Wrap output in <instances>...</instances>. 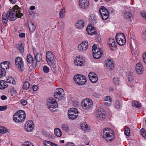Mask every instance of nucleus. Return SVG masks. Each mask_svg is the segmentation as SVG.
Returning a JSON list of instances; mask_svg holds the SVG:
<instances>
[{
  "instance_id": "1",
  "label": "nucleus",
  "mask_w": 146,
  "mask_h": 146,
  "mask_svg": "<svg viewBox=\"0 0 146 146\" xmlns=\"http://www.w3.org/2000/svg\"><path fill=\"white\" fill-rule=\"evenodd\" d=\"M21 8L17 5L14 6L13 9H10L6 13L7 18L10 21H14L17 17L21 18L23 15V14L21 13Z\"/></svg>"
},
{
  "instance_id": "2",
  "label": "nucleus",
  "mask_w": 146,
  "mask_h": 146,
  "mask_svg": "<svg viewBox=\"0 0 146 146\" xmlns=\"http://www.w3.org/2000/svg\"><path fill=\"white\" fill-rule=\"evenodd\" d=\"M54 55L51 51H48L46 53V58L47 62L51 68L54 69V72L55 73L57 72L56 69V61L54 58Z\"/></svg>"
},
{
  "instance_id": "3",
  "label": "nucleus",
  "mask_w": 146,
  "mask_h": 146,
  "mask_svg": "<svg viewBox=\"0 0 146 146\" xmlns=\"http://www.w3.org/2000/svg\"><path fill=\"white\" fill-rule=\"evenodd\" d=\"M26 116L25 111L22 110L17 111L13 115V119L14 121L21 122L24 121Z\"/></svg>"
},
{
  "instance_id": "4",
  "label": "nucleus",
  "mask_w": 146,
  "mask_h": 146,
  "mask_svg": "<svg viewBox=\"0 0 146 146\" xmlns=\"http://www.w3.org/2000/svg\"><path fill=\"white\" fill-rule=\"evenodd\" d=\"M103 137L107 141H111L114 137L112 130L108 128H105L103 131Z\"/></svg>"
},
{
  "instance_id": "5",
  "label": "nucleus",
  "mask_w": 146,
  "mask_h": 146,
  "mask_svg": "<svg viewBox=\"0 0 146 146\" xmlns=\"http://www.w3.org/2000/svg\"><path fill=\"white\" fill-rule=\"evenodd\" d=\"M74 80L75 83L80 85H84L86 82V77L81 74L75 75L74 77Z\"/></svg>"
},
{
  "instance_id": "6",
  "label": "nucleus",
  "mask_w": 146,
  "mask_h": 146,
  "mask_svg": "<svg viewBox=\"0 0 146 146\" xmlns=\"http://www.w3.org/2000/svg\"><path fill=\"white\" fill-rule=\"evenodd\" d=\"M81 106L84 109L90 110L92 106L93 102L92 100L89 99H84L82 101Z\"/></svg>"
},
{
  "instance_id": "7",
  "label": "nucleus",
  "mask_w": 146,
  "mask_h": 146,
  "mask_svg": "<svg viewBox=\"0 0 146 146\" xmlns=\"http://www.w3.org/2000/svg\"><path fill=\"white\" fill-rule=\"evenodd\" d=\"M115 39L117 44L121 46L123 45L126 42L125 36L123 33H117L115 36Z\"/></svg>"
},
{
  "instance_id": "8",
  "label": "nucleus",
  "mask_w": 146,
  "mask_h": 146,
  "mask_svg": "<svg viewBox=\"0 0 146 146\" xmlns=\"http://www.w3.org/2000/svg\"><path fill=\"white\" fill-rule=\"evenodd\" d=\"M48 108L51 110L54 111V109L58 107V105L56 100L52 98H50L47 100Z\"/></svg>"
},
{
  "instance_id": "9",
  "label": "nucleus",
  "mask_w": 146,
  "mask_h": 146,
  "mask_svg": "<svg viewBox=\"0 0 146 146\" xmlns=\"http://www.w3.org/2000/svg\"><path fill=\"white\" fill-rule=\"evenodd\" d=\"M99 11L103 20H106L109 18V15L108 11L104 6H101Z\"/></svg>"
},
{
  "instance_id": "10",
  "label": "nucleus",
  "mask_w": 146,
  "mask_h": 146,
  "mask_svg": "<svg viewBox=\"0 0 146 146\" xmlns=\"http://www.w3.org/2000/svg\"><path fill=\"white\" fill-rule=\"evenodd\" d=\"M78 111L76 108H71L68 111V117L70 119L72 120L76 118L78 116Z\"/></svg>"
},
{
  "instance_id": "11",
  "label": "nucleus",
  "mask_w": 146,
  "mask_h": 146,
  "mask_svg": "<svg viewBox=\"0 0 146 146\" xmlns=\"http://www.w3.org/2000/svg\"><path fill=\"white\" fill-rule=\"evenodd\" d=\"M56 90L54 93L55 98L59 100L62 99L64 95V90L60 88H57Z\"/></svg>"
},
{
  "instance_id": "12",
  "label": "nucleus",
  "mask_w": 146,
  "mask_h": 146,
  "mask_svg": "<svg viewBox=\"0 0 146 146\" xmlns=\"http://www.w3.org/2000/svg\"><path fill=\"white\" fill-rule=\"evenodd\" d=\"M15 63L16 66L21 71L23 69L24 67L22 57H16L15 59Z\"/></svg>"
},
{
  "instance_id": "13",
  "label": "nucleus",
  "mask_w": 146,
  "mask_h": 146,
  "mask_svg": "<svg viewBox=\"0 0 146 146\" xmlns=\"http://www.w3.org/2000/svg\"><path fill=\"white\" fill-rule=\"evenodd\" d=\"M34 126L32 121H27L25 124L24 128L26 131L31 132L33 129Z\"/></svg>"
},
{
  "instance_id": "14",
  "label": "nucleus",
  "mask_w": 146,
  "mask_h": 146,
  "mask_svg": "<svg viewBox=\"0 0 146 146\" xmlns=\"http://www.w3.org/2000/svg\"><path fill=\"white\" fill-rule=\"evenodd\" d=\"M88 77L92 83H96L98 80L97 75L92 72L89 73Z\"/></svg>"
},
{
  "instance_id": "15",
  "label": "nucleus",
  "mask_w": 146,
  "mask_h": 146,
  "mask_svg": "<svg viewBox=\"0 0 146 146\" xmlns=\"http://www.w3.org/2000/svg\"><path fill=\"white\" fill-rule=\"evenodd\" d=\"M88 43L86 41L82 42L78 46V50L81 51L86 50L88 48Z\"/></svg>"
},
{
  "instance_id": "16",
  "label": "nucleus",
  "mask_w": 146,
  "mask_h": 146,
  "mask_svg": "<svg viewBox=\"0 0 146 146\" xmlns=\"http://www.w3.org/2000/svg\"><path fill=\"white\" fill-rule=\"evenodd\" d=\"M105 116V112L103 109L100 108L97 110V117L98 119H102L103 118H104Z\"/></svg>"
},
{
  "instance_id": "17",
  "label": "nucleus",
  "mask_w": 146,
  "mask_h": 146,
  "mask_svg": "<svg viewBox=\"0 0 146 146\" xmlns=\"http://www.w3.org/2000/svg\"><path fill=\"white\" fill-rule=\"evenodd\" d=\"M86 31L88 32V34L91 35L97 34V32L94 28L90 25H88L87 27Z\"/></svg>"
},
{
  "instance_id": "18",
  "label": "nucleus",
  "mask_w": 146,
  "mask_h": 146,
  "mask_svg": "<svg viewBox=\"0 0 146 146\" xmlns=\"http://www.w3.org/2000/svg\"><path fill=\"white\" fill-rule=\"evenodd\" d=\"M79 3L80 7L82 9L86 8L89 5L88 0H80Z\"/></svg>"
},
{
  "instance_id": "19",
  "label": "nucleus",
  "mask_w": 146,
  "mask_h": 146,
  "mask_svg": "<svg viewBox=\"0 0 146 146\" xmlns=\"http://www.w3.org/2000/svg\"><path fill=\"white\" fill-rule=\"evenodd\" d=\"M84 61L85 60L84 59H83V58H80L79 57L75 60L74 63L76 66H82L84 65Z\"/></svg>"
},
{
  "instance_id": "20",
  "label": "nucleus",
  "mask_w": 146,
  "mask_h": 146,
  "mask_svg": "<svg viewBox=\"0 0 146 146\" xmlns=\"http://www.w3.org/2000/svg\"><path fill=\"white\" fill-rule=\"evenodd\" d=\"M105 66L108 69L112 70L114 67V64L111 60L108 59L106 61Z\"/></svg>"
},
{
  "instance_id": "21",
  "label": "nucleus",
  "mask_w": 146,
  "mask_h": 146,
  "mask_svg": "<svg viewBox=\"0 0 146 146\" xmlns=\"http://www.w3.org/2000/svg\"><path fill=\"white\" fill-rule=\"evenodd\" d=\"M95 50L96 51H93V57L95 59H99L102 56V52L99 50Z\"/></svg>"
},
{
  "instance_id": "22",
  "label": "nucleus",
  "mask_w": 146,
  "mask_h": 146,
  "mask_svg": "<svg viewBox=\"0 0 146 146\" xmlns=\"http://www.w3.org/2000/svg\"><path fill=\"white\" fill-rule=\"evenodd\" d=\"M135 69L136 72L139 74H141L143 73V69L140 63H137L136 65Z\"/></svg>"
},
{
  "instance_id": "23",
  "label": "nucleus",
  "mask_w": 146,
  "mask_h": 146,
  "mask_svg": "<svg viewBox=\"0 0 146 146\" xmlns=\"http://www.w3.org/2000/svg\"><path fill=\"white\" fill-rule=\"evenodd\" d=\"M10 62L9 61H4L1 63L0 66L1 68L5 70L9 68Z\"/></svg>"
},
{
  "instance_id": "24",
  "label": "nucleus",
  "mask_w": 146,
  "mask_h": 146,
  "mask_svg": "<svg viewBox=\"0 0 146 146\" xmlns=\"http://www.w3.org/2000/svg\"><path fill=\"white\" fill-rule=\"evenodd\" d=\"M27 60L29 64L33 63V64L36 66L37 63L35 62L34 59H33V57L31 54H29L27 57Z\"/></svg>"
},
{
  "instance_id": "25",
  "label": "nucleus",
  "mask_w": 146,
  "mask_h": 146,
  "mask_svg": "<svg viewBox=\"0 0 146 146\" xmlns=\"http://www.w3.org/2000/svg\"><path fill=\"white\" fill-rule=\"evenodd\" d=\"M112 101V100L110 96H108L105 97L104 98V104L107 106H109L111 105V102Z\"/></svg>"
},
{
  "instance_id": "26",
  "label": "nucleus",
  "mask_w": 146,
  "mask_h": 146,
  "mask_svg": "<svg viewBox=\"0 0 146 146\" xmlns=\"http://www.w3.org/2000/svg\"><path fill=\"white\" fill-rule=\"evenodd\" d=\"M8 86L7 82L3 80H0V89L1 90L4 89Z\"/></svg>"
},
{
  "instance_id": "27",
  "label": "nucleus",
  "mask_w": 146,
  "mask_h": 146,
  "mask_svg": "<svg viewBox=\"0 0 146 146\" xmlns=\"http://www.w3.org/2000/svg\"><path fill=\"white\" fill-rule=\"evenodd\" d=\"M29 28L30 31L31 32H34L36 29L35 26L31 21L29 22Z\"/></svg>"
},
{
  "instance_id": "28",
  "label": "nucleus",
  "mask_w": 146,
  "mask_h": 146,
  "mask_svg": "<svg viewBox=\"0 0 146 146\" xmlns=\"http://www.w3.org/2000/svg\"><path fill=\"white\" fill-rule=\"evenodd\" d=\"M76 25L77 28H81L84 26V21L83 20H80L76 22Z\"/></svg>"
},
{
  "instance_id": "29",
  "label": "nucleus",
  "mask_w": 146,
  "mask_h": 146,
  "mask_svg": "<svg viewBox=\"0 0 146 146\" xmlns=\"http://www.w3.org/2000/svg\"><path fill=\"white\" fill-rule=\"evenodd\" d=\"M54 133L55 135L58 137H60L62 135L61 131L58 128H56L54 129Z\"/></svg>"
},
{
  "instance_id": "30",
  "label": "nucleus",
  "mask_w": 146,
  "mask_h": 146,
  "mask_svg": "<svg viewBox=\"0 0 146 146\" xmlns=\"http://www.w3.org/2000/svg\"><path fill=\"white\" fill-rule=\"evenodd\" d=\"M128 85L131 87L133 86L135 84L134 80L131 77H128Z\"/></svg>"
},
{
  "instance_id": "31",
  "label": "nucleus",
  "mask_w": 146,
  "mask_h": 146,
  "mask_svg": "<svg viewBox=\"0 0 146 146\" xmlns=\"http://www.w3.org/2000/svg\"><path fill=\"white\" fill-rule=\"evenodd\" d=\"M7 18L6 13H3L2 17V20L3 23L6 24L7 23L8 19Z\"/></svg>"
},
{
  "instance_id": "32",
  "label": "nucleus",
  "mask_w": 146,
  "mask_h": 146,
  "mask_svg": "<svg viewBox=\"0 0 146 146\" xmlns=\"http://www.w3.org/2000/svg\"><path fill=\"white\" fill-rule=\"evenodd\" d=\"M132 14L129 12H126L124 13L123 17L125 19H130L132 17Z\"/></svg>"
},
{
  "instance_id": "33",
  "label": "nucleus",
  "mask_w": 146,
  "mask_h": 146,
  "mask_svg": "<svg viewBox=\"0 0 146 146\" xmlns=\"http://www.w3.org/2000/svg\"><path fill=\"white\" fill-rule=\"evenodd\" d=\"M132 104L133 106L138 108L140 109L141 107V104L137 101H134L132 102Z\"/></svg>"
},
{
  "instance_id": "34",
  "label": "nucleus",
  "mask_w": 146,
  "mask_h": 146,
  "mask_svg": "<svg viewBox=\"0 0 146 146\" xmlns=\"http://www.w3.org/2000/svg\"><path fill=\"white\" fill-rule=\"evenodd\" d=\"M16 46L17 48L19 49L20 52L22 53L24 52V47L22 43L20 44H17L16 45Z\"/></svg>"
},
{
  "instance_id": "35",
  "label": "nucleus",
  "mask_w": 146,
  "mask_h": 146,
  "mask_svg": "<svg viewBox=\"0 0 146 146\" xmlns=\"http://www.w3.org/2000/svg\"><path fill=\"white\" fill-rule=\"evenodd\" d=\"M41 56V54L40 53H38L35 56L36 60L35 62L37 63V62H40L42 59Z\"/></svg>"
},
{
  "instance_id": "36",
  "label": "nucleus",
  "mask_w": 146,
  "mask_h": 146,
  "mask_svg": "<svg viewBox=\"0 0 146 146\" xmlns=\"http://www.w3.org/2000/svg\"><path fill=\"white\" fill-rule=\"evenodd\" d=\"M30 86V83L27 81H25L23 84V88L25 90H28Z\"/></svg>"
},
{
  "instance_id": "37",
  "label": "nucleus",
  "mask_w": 146,
  "mask_h": 146,
  "mask_svg": "<svg viewBox=\"0 0 146 146\" xmlns=\"http://www.w3.org/2000/svg\"><path fill=\"white\" fill-rule=\"evenodd\" d=\"M8 132V129L4 127L0 126V134L5 133Z\"/></svg>"
},
{
  "instance_id": "38",
  "label": "nucleus",
  "mask_w": 146,
  "mask_h": 146,
  "mask_svg": "<svg viewBox=\"0 0 146 146\" xmlns=\"http://www.w3.org/2000/svg\"><path fill=\"white\" fill-rule=\"evenodd\" d=\"M80 126L82 129L86 131L88 128V125L86 123H82L81 124Z\"/></svg>"
},
{
  "instance_id": "39",
  "label": "nucleus",
  "mask_w": 146,
  "mask_h": 146,
  "mask_svg": "<svg viewBox=\"0 0 146 146\" xmlns=\"http://www.w3.org/2000/svg\"><path fill=\"white\" fill-rule=\"evenodd\" d=\"M7 83L8 82L9 83L12 84H15V80L14 78H12V77H11L10 78H7Z\"/></svg>"
},
{
  "instance_id": "40",
  "label": "nucleus",
  "mask_w": 146,
  "mask_h": 146,
  "mask_svg": "<svg viewBox=\"0 0 146 146\" xmlns=\"http://www.w3.org/2000/svg\"><path fill=\"white\" fill-rule=\"evenodd\" d=\"M6 75L5 70L2 69H0V78H2Z\"/></svg>"
},
{
  "instance_id": "41",
  "label": "nucleus",
  "mask_w": 146,
  "mask_h": 146,
  "mask_svg": "<svg viewBox=\"0 0 146 146\" xmlns=\"http://www.w3.org/2000/svg\"><path fill=\"white\" fill-rule=\"evenodd\" d=\"M125 134L127 136H129L130 135V130L129 127H127L124 131Z\"/></svg>"
},
{
  "instance_id": "42",
  "label": "nucleus",
  "mask_w": 146,
  "mask_h": 146,
  "mask_svg": "<svg viewBox=\"0 0 146 146\" xmlns=\"http://www.w3.org/2000/svg\"><path fill=\"white\" fill-rule=\"evenodd\" d=\"M141 134L146 139V131L143 128H142L141 130Z\"/></svg>"
},
{
  "instance_id": "43",
  "label": "nucleus",
  "mask_w": 146,
  "mask_h": 146,
  "mask_svg": "<svg viewBox=\"0 0 146 146\" xmlns=\"http://www.w3.org/2000/svg\"><path fill=\"white\" fill-rule=\"evenodd\" d=\"M44 143L45 146H52V145L54 143L50 141H45L44 142Z\"/></svg>"
},
{
  "instance_id": "44",
  "label": "nucleus",
  "mask_w": 146,
  "mask_h": 146,
  "mask_svg": "<svg viewBox=\"0 0 146 146\" xmlns=\"http://www.w3.org/2000/svg\"><path fill=\"white\" fill-rule=\"evenodd\" d=\"M65 12V9H62L59 13L60 16L61 18H63L64 17V13Z\"/></svg>"
},
{
  "instance_id": "45",
  "label": "nucleus",
  "mask_w": 146,
  "mask_h": 146,
  "mask_svg": "<svg viewBox=\"0 0 146 146\" xmlns=\"http://www.w3.org/2000/svg\"><path fill=\"white\" fill-rule=\"evenodd\" d=\"M23 146H34L30 142L28 141L25 142L23 145Z\"/></svg>"
},
{
  "instance_id": "46",
  "label": "nucleus",
  "mask_w": 146,
  "mask_h": 146,
  "mask_svg": "<svg viewBox=\"0 0 146 146\" xmlns=\"http://www.w3.org/2000/svg\"><path fill=\"white\" fill-rule=\"evenodd\" d=\"M116 44L115 43V41L112 44H110L111 47H110V48H111V50H114L116 48Z\"/></svg>"
},
{
  "instance_id": "47",
  "label": "nucleus",
  "mask_w": 146,
  "mask_h": 146,
  "mask_svg": "<svg viewBox=\"0 0 146 146\" xmlns=\"http://www.w3.org/2000/svg\"><path fill=\"white\" fill-rule=\"evenodd\" d=\"M62 128L64 130L66 131H67L68 129V125L65 124L62 125Z\"/></svg>"
},
{
  "instance_id": "48",
  "label": "nucleus",
  "mask_w": 146,
  "mask_h": 146,
  "mask_svg": "<svg viewBox=\"0 0 146 146\" xmlns=\"http://www.w3.org/2000/svg\"><path fill=\"white\" fill-rule=\"evenodd\" d=\"M114 83L116 85H118L119 84V80L117 77H114L113 79Z\"/></svg>"
},
{
  "instance_id": "49",
  "label": "nucleus",
  "mask_w": 146,
  "mask_h": 146,
  "mask_svg": "<svg viewBox=\"0 0 146 146\" xmlns=\"http://www.w3.org/2000/svg\"><path fill=\"white\" fill-rule=\"evenodd\" d=\"M115 41L114 39L112 38H109V40L108 44L110 47H111L110 44H112V43H113Z\"/></svg>"
},
{
  "instance_id": "50",
  "label": "nucleus",
  "mask_w": 146,
  "mask_h": 146,
  "mask_svg": "<svg viewBox=\"0 0 146 146\" xmlns=\"http://www.w3.org/2000/svg\"><path fill=\"white\" fill-rule=\"evenodd\" d=\"M43 70L45 73H47L49 70V68L46 66H45L43 67Z\"/></svg>"
},
{
  "instance_id": "51",
  "label": "nucleus",
  "mask_w": 146,
  "mask_h": 146,
  "mask_svg": "<svg viewBox=\"0 0 146 146\" xmlns=\"http://www.w3.org/2000/svg\"><path fill=\"white\" fill-rule=\"evenodd\" d=\"M7 108V106H0V111H4Z\"/></svg>"
},
{
  "instance_id": "52",
  "label": "nucleus",
  "mask_w": 146,
  "mask_h": 146,
  "mask_svg": "<svg viewBox=\"0 0 146 146\" xmlns=\"http://www.w3.org/2000/svg\"><path fill=\"white\" fill-rule=\"evenodd\" d=\"M115 107L116 109H119L120 108V103L119 102L117 101L115 104Z\"/></svg>"
},
{
  "instance_id": "53",
  "label": "nucleus",
  "mask_w": 146,
  "mask_h": 146,
  "mask_svg": "<svg viewBox=\"0 0 146 146\" xmlns=\"http://www.w3.org/2000/svg\"><path fill=\"white\" fill-rule=\"evenodd\" d=\"M92 95L95 97L98 98L99 97L100 95L96 92H93L92 93Z\"/></svg>"
},
{
  "instance_id": "54",
  "label": "nucleus",
  "mask_w": 146,
  "mask_h": 146,
  "mask_svg": "<svg viewBox=\"0 0 146 146\" xmlns=\"http://www.w3.org/2000/svg\"><path fill=\"white\" fill-rule=\"evenodd\" d=\"M41 132L42 134L44 135H47V132L46 131L43 129H42L41 130Z\"/></svg>"
},
{
  "instance_id": "55",
  "label": "nucleus",
  "mask_w": 146,
  "mask_h": 146,
  "mask_svg": "<svg viewBox=\"0 0 146 146\" xmlns=\"http://www.w3.org/2000/svg\"><path fill=\"white\" fill-rule=\"evenodd\" d=\"M141 15L142 16L143 18H145V20L146 21V15L145 14V12L144 11H143L141 12Z\"/></svg>"
},
{
  "instance_id": "56",
  "label": "nucleus",
  "mask_w": 146,
  "mask_h": 146,
  "mask_svg": "<svg viewBox=\"0 0 146 146\" xmlns=\"http://www.w3.org/2000/svg\"><path fill=\"white\" fill-rule=\"evenodd\" d=\"M92 52H93V51H96L95 50H99L98 49H97V46L96 45L94 44L93 46L92 47Z\"/></svg>"
},
{
  "instance_id": "57",
  "label": "nucleus",
  "mask_w": 146,
  "mask_h": 146,
  "mask_svg": "<svg viewBox=\"0 0 146 146\" xmlns=\"http://www.w3.org/2000/svg\"><path fill=\"white\" fill-rule=\"evenodd\" d=\"M143 62L146 64V53L143 55Z\"/></svg>"
},
{
  "instance_id": "58",
  "label": "nucleus",
  "mask_w": 146,
  "mask_h": 146,
  "mask_svg": "<svg viewBox=\"0 0 146 146\" xmlns=\"http://www.w3.org/2000/svg\"><path fill=\"white\" fill-rule=\"evenodd\" d=\"M21 103L23 105H25L27 104V102L26 100L23 99L21 100Z\"/></svg>"
},
{
  "instance_id": "59",
  "label": "nucleus",
  "mask_w": 146,
  "mask_h": 146,
  "mask_svg": "<svg viewBox=\"0 0 146 146\" xmlns=\"http://www.w3.org/2000/svg\"><path fill=\"white\" fill-rule=\"evenodd\" d=\"M25 34L24 33H21L19 35V36L20 37H24L25 36Z\"/></svg>"
},
{
  "instance_id": "60",
  "label": "nucleus",
  "mask_w": 146,
  "mask_h": 146,
  "mask_svg": "<svg viewBox=\"0 0 146 146\" xmlns=\"http://www.w3.org/2000/svg\"><path fill=\"white\" fill-rule=\"evenodd\" d=\"M33 90L34 91H36L37 89V86L36 85H34L33 86Z\"/></svg>"
},
{
  "instance_id": "61",
  "label": "nucleus",
  "mask_w": 146,
  "mask_h": 146,
  "mask_svg": "<svg viewBox=\"0 0 146 146\" xmlns=\"http://www.w3.org/2000/svg\"><path fill=\"white\" fill-rule=\"evenodd\" d=\"M66 146H74V145L73 143H69L67 144Z\"/></svg>"
},
{
  "instance_id": "62",
  "label": "nucleus",
  "mask_w": 146,
  "mask_h": 146,
  "mask_svg": "<svg viewBox=\"0 0 146 146\" xmlns=\"http://www.w3.org/2000/svg\"><path fill=\"white\" fill-rule=\"evenodd\" d=\"M143 37L145 39V40H146V31H143Z\"/></svg>"
},
{
  "instance_id": "63",
  "label": "nucleus",
  "mask_w": 146,
  "mask_h": 146,
  "mask_svg": "<svg viewBox=\"0 0 146 146\" xmlns=\"http://www.w3.org/2000/svg\"><path fill=\"white\" fill-rule=\"evenodd\" d=\"M1 98V99L3 100H4L7 99V97L5 95H3L2 96Z\"/></svg>"
},
{
  "instance_id": "64",
  "label": "nucleus",
  "mask_w": 146,
  "mask_h": 146,
  "mask_svg": "<svg viewBox=\"0 0 146 146\" xmlns=\"http://www.w3.org/2000/svg\"><path fill=\"white\" fill-rule=\"evenodd\" d=\"M73 104L74 106H76L78 104V102L77 101L73 102Z\"/></svg>"
}]
</instances>
